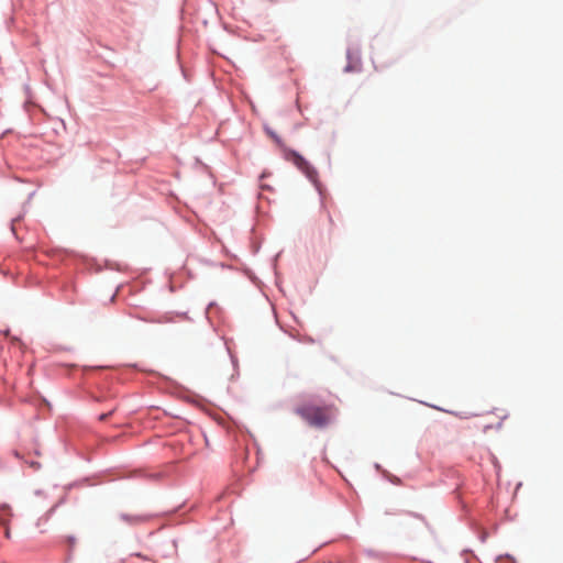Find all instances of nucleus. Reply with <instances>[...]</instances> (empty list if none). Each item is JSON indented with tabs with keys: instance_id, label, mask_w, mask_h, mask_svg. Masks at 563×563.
<instances>
[{
	"instance_id": "f257e3e1",
	"label": "nucleus",
	"mask_w": 563,
	"mask_h": 563,
	"mask_svg": "<svg viewBox=\"0 0 563 563\" xmlns=\"http://www.w3.org/2000/svg\"><path fill=\"white\" fill-rule=\"evenodd\" d=\"M331 406H314L311 404H303L298 406L295 412L300 416L309 426L314 428H323L331 420Z\"/></svg>"
},
{
	"instance_id": "f03ea898",
	"label": "nucleus",
	"mask_w": 563,
	"mask_h": 563,
	"mask_svg": "<svg viewBox=\"0 0 563 563\" xmlns=\"http://www.w3.org/2000/svg\"><path fill=\"white\" fill-rule=\"evenodd\" d=\"M285 159L292 163L298 169H300L311 181L316 183L317 172L316 169L295 151H286Z\"/></svg>"
},
{
	"instance_id": "7ed1b4c3",
	"label": "nucleus",
	"mask_w": 563,
	"mask_h": 563,
	"mask_svg": "<svg viewBox=\"0 0 563 563\" xmlns=\"http://www.w3.org/2000/svg\"><path fill=\"white\" fill-rule=\"evenodd\" d=\"M115 411V407L109 410L106 413L99 416V421H106L113 412Z\"/></svg>"
},
{
	"instance_id": "20e7f679",
	"label": "nucleus",
	"mask_w": 563,
	"mask_h": 563,
	"mask_svg": "<svg viewBox=\"0 0 563 563\" xmlns=\"http://www.w3.org/2000/svg\"><path fill=\"white\" fill-rule=\"evenodd\" d=\"M159 322L162 321H172L170 318H168L167 316H164L162 319L158 320Z\"/></svg>"
},
{
	"instance_id": "39448f33",
	"label": "nucleus",
	"mask_w": 563,
	"mask_h": 563,
	"mask_svg": "<svg viewBox=\"0 0 563 563\" xmlns=\"http://www.w3.org/2000/svg\"><path fill=\"white\" fill-rule=\"evenodd\" d=\"M443 556H444V553H442V555H440L439 558H435V559H437V561H438L439 563H442V562H443V560H442V559H443Z\"/></svg>"
},
{
	"instance_id": "423d86ee",
	"label": "nucleus",
	"mask_w": 563,
	"mask_h": 563,
	"mask_svg": "<svg viewBox=\"0 0 563 563\" xmlns=\"http://www.w3.org/2000/svg\"><path fill=\"white\" fill-rule=\"evenodd\" d=\"M31 466H33V467H38V466H40V464H38V463H32V464H31Z\"/></svg>"
},
{
	"instance_id": "0eeeda50",
	"label": "nucleus",
	"mask_w": 563,
	"mask_h": 563,
	"mask_svg": "<svg viewBox=\"0 0 563 563\" xmlns=\"http://www.w3.org/2000/svg\"><path fill=\"white\" fill-rule=\"evenodd\" d=\"M428 563H437V562H435V561L430 560V561H428Z\"/></svg>"
}]
</instances>
